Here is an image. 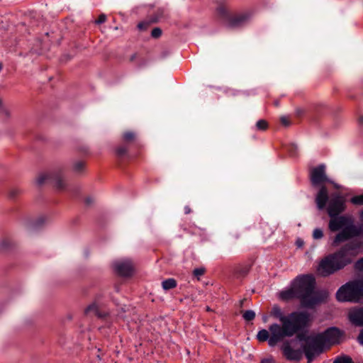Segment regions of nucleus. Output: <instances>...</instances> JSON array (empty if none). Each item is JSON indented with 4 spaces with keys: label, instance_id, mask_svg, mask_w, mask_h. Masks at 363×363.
<instances>
[{
    "label": "nucleus",
    "instance_id": "obj_21",
    "mask_svg": "<svg viewBox=\"0 0 363 363\" xmlns=\"http://www.w3.org/2000/svg\"><path fill=\"white\" fill-rule=\"evenodd\" d=\"M115 153L119 158L123 157L128 154V147L125 145H120L115 149Z\"/></svg>",
    "mask_w": 363,
    "mask_h": 363
},
{
    "label": "nucleus",
    "instance_id": "obj_28",
    "mask_svg": "<svg viewBox=\"0 0 363 363\" xmlns=\"http://www.w3.org/2000/svg\"><path fill=\"white\" fill-rule=\"evenodd\" d=\"M350 201L354 205H357V206L363 205V194L352 197L350 199Z\"/></svg>",
    "mask_w": 363,
    "mask_h": 363
},
{
    "label": "nucleus",
    "instance_id": "obj_37",
    "mask_svg": "<svg viewBox=\"0 0 363 363\" xmlns=\"http://www.w3.org/2000/svg\"><path fill=\"white\" fill-rule=\"evenodd\" d=\"M354 267L357 270H363V257L355 262Z\"/></svg>",
    "mask_w": 363,
    "mask_h": 363
},
{
    "label": "nucleus",
    "instance_id": "obj_48",
    "mask_svg": "<svg viewBox=\"0 0 363 363\" xmlns=\"http://www.w3.org/2000/svg\"><path fill=\"white\" fill-rule=\"evenodd\" d=\"M303 112H304V111H303V110H302V109H300V108H299V109H297V110H296V115H297L298 117H300V116H301L303 114Z\"/></svg>",
    "mask_w": 363,
    "mask_h": 363
},
{
    "label": "nucleus",
    "instance_id": "obj_10",
    "mask_svg": "<svg viewBox=\"0 0 363 363\" xmlns=\"http://www.w3.org/2000/svg\"><path fill=\"white\" fill-rule=\"evenodd\" d=\"M112 267L115 273L121 277H130L134 272V267L130 259L114 261Z\"/></svg>",
    "mask_w": 363,
    "mask_h": 363
},
{
    "label": "nucleus",
    "instance_id": "obj_16",
    "mask_svg": "<svg viewBox=\"0 0 363 363\" xmlns=\"http://www.w3.org/2000/svg\"><path fill=\"white\" fill-rule=\"evenodd\" d=\"M279 297L283 301H289L294 298H298V295L293 285H291V288L284 291H281L279 293Z\"/></svg>",
    "mask_w": 363,
    "mask_h": 363
},
{
    "label": "nucleus",
    "instance_id": "obj_50",
    "mask_svg": "<svg viewBox=\"0 0 363 363\" xmlns=\"http://www.w3.org/2000/svg\"><path fill=\"white\" fill-rule=\"evenodd\" d=\"M135 57H136V54H135V53H134V54H133V55L130 56V61H133V60L135 59Z\"/></svg>",
    "mask_w": 363,
    "mask_h": 363
},
{
    "label": "nucleus",
    "instance_id": "obj_55",
    "mask_svg": "<svg viewBox=\"0 0 363 363\" xmlns=\"http://www.w3.org/2000/svg\"><path fill=\"white\" fill-rule=\"evenodd\" d=\"M2 68H3V65H2V64L0 62V72L1 71Z\"/></svg>",
    "mask_w": 363,
    "mask_h": 363
},
{
    "label": "nucleus",
    "instance_id": "obj_46",
    "mask_svg": "<svg viewBox=\"0 0 363 363\" xmlns=\"http://www.w3.org/2000/svg\"><path fill=\"white\" fill-rule=\"evenodd\" d=\"M259 363H273L271 359H263Z\"/></svg>",
    "mask_w": 363,
    "mask_h": 363
},
{
    "label": "nucleus",
    "instance_id": "obj_43",
    "mask_svg": "<svg viewBox=\"0 0 363 363\" xmlns=\"http://www.w3.org/2000/svg\"><path fill=\"white\" fill-rule=\"evenodd\" d=\"M296 244L297 247H301L302 246H303L304 242L303 240L298 238V239H297Z\"/></svg>",
    "mask_w": 363,
    "mask_h": 363
},
{
    "label": "nucleus",
    "instance_id": "obj_51",
    "mask_svg": "<svg viewBox=\"0 0 363 363\" xmlns=\"http://www.w3.org/2000/svg\"><path fill=\"white\" fill-rule=\"evenodd\" d=\"M360 219L363 222V211L360 213ZM363 233V228H362V233Z\"/></svg>",
    "mask_w": 363,
    "mask_h": 363
},
{
    "label": "nucleus",
    "instance_id": "obj_23",
    "mask_svg": "<svg viewBox=\"0 0 363 363\" xmlns=\"http://www.w3.org/2000/svg\"><path fill=\"white\" fill-rule=\"evenodd\" d=\"M13 246V243L8 239H3L0 241V251H8Z\"/></svg>",
    "mask_w": 363,
    "mask_h": 363
},
{
    "label": "nucleus",
    "instance_id": "obj_26",
    "mask_svg": "<svg viewBox=\"0 0 363 363\" xmlns=\"http://www.w3.org/2000/svg\"><path fill=\"white\" fill-rule=\"evenodd\" d=\"M242 317L246 321H251L255 318V313L252 310H247L243 312Z\"/></svg>",
    "mask_w": 363,
    "mask_h": 363
},
{
    "label": "nucleus",
    "instance_id": "obj_35",
    "mask_svg": "<svg viewBox=\"0 0 363 363\" xmlns=\"http://www.w3.org/2000/svg\"><path fill=\"white\" fill-rule=\"evenodd\" d=\"M297 146L295 144H291L288 147V151L291 156H296L297 154Z\"/></svg>",
    "mask_w": 363,
    "mask_h": 363
},
{
    "label": "nucleus",
    "instance_id": "obj_32",
    "mask_svg": "<svg viewBox=\"0 0 363 363\" xmlns=\"http://www.w3.org/2000/svg\"><path fill=\"white\" fill-rule=\"evenodd\" d=\"M20 193L21 190L19 189H13L9 193V198L11 200H14Z\"/></svg>",
    "mask_w": 363,
    "mask_h": 363
},
{
    "label": "nucleus",
    "instance_id": "obj_20",
    "mask_svg": "<svg viewBox=\"0 0 363 363\" xmlns=\"http://www.w3.org/2000/svg\"><path fill=\"white\" fill-rule=\"evenodd\" d=\"M308 328H306L298 332H297L295 335H296L297 340H298L300 342H304L303 344H306L308 341L309 338L311 337V335H306V331Z\"/></svg>",
    "mask_w": 363,
    "mask_h": 363
},
{
    "label": "nucleus",
    "instance_id": "obj_31",
    "mask_svg": "<svg viewBox=\"0 0 363 363\" xmlns=\"http://www.w3.org/2000/svg\"><path fill=\"white\" fill-rule=\"evenodd\" d=\"M162 30L159 27L154 28L151 31V36L153 38H158L162 35Z\"/></svg>",
    "mask_w": 363,
    "mask_h": 363
},
{
    "label": "nucleus",
    "instance_id": "obj_39",
    "mask_svg": "<svg viewBox=\"0 0 363 363\" xmlns=\"http://www.w3.org/2000/svg\"><path fill=\"white\" fill-rule=\"evenodd\" d=\"M67 191L72 192V194L77 196L78 194L79 193V188L78 186H74L70 189H67Z\"/></svg>",
    "mask_w": 363,
    "mask_h": 363
},
{
    "label": "nucleus",
    "instance_id": "obj_1",
    "mask_svg": "<svg viewBox=\"0 0 363 363\" xmlns=\"http://www.w3.org/2000/svg\"><path fill=\"white\" fill-rule=\"evenodd\" d=\"M270 315L281 322L270 325V330L273 333L272 340L289 335L291 337L306 328H309L311 323V315L307 311H294L288 315H284L281 308L274 305L270 312Z\"/></svg>",
    "mask_w": 363,
    "mask_h": 363
},
{
    "label": "nucleus",
    "instance_id": "obj_40",
    "mask_svg": "<svg viewBox=\"0 0 363 363\" xmlns=\"http://www.w3.org/2000/svg\"><path fill=\"white\" fill-rule=\"evenodd\" d=\"M280 121H281V124L284 126H289L290 125L289 120L285 116L281 117Z\"/></svg>",
    "mask_w": 363,
    "mask_h": 363
},
{
    "label": "nucleus",
    "instance_id": "obj_25",
    "mask_svg": "<svg viewBox=\"0 0 363 363\" xmlns=\"http://www.w3.org/2000/svg\"><path fill=\"white\" fill-rule=\"evenodd\" d=\"M122 138L126 143L133 142L136 138V134L132 131H126L123 133Z\"/></svg>",
    "mask_w": 363,
    "mask_h": 363
},
{
    "label": "nucleus",
    "instance_id": "obj_4",
    "mask_svg": "<svg viewBox=\"0 0 363 363\" xmlns=\"http://www.w3.org/2000/svg\"><path fill=\"white\" fill-rule=\"evenodd\" d=\"M303 308L313 309L323 301L320 293L315 291V280L311 274L297 276L291 282Z\"/></svg>",
    "mask_w": 363,
    "mask_h": 363
},
{
    "label": "nucleus",
    "instance_id": "obj_53",
    "mask_svg": "<svg viewBox=\"0 0 363 363\" xmlns=\"http://www.w3.org/2000/svg\"><path fill=\"white\" fill-rule=\"evenodd\" d=\"M3 108V103H2L1 100L0 99V108Z\"/></svg>",
    "mask_w": 363,
    "mask_h": 363
},
{
    "label": "nucleus",
    "instance_id": "obj_30",
    "mask_svg": "<svg viewBox=\"0 0 363 363\" xmlns=\"http://www.w3.org/2000/svg\"><path fill=\"white\" fill-rule=\"evenodd\" d=\"M151 25V23L150 22L149 19L142 21L138 23L137 28L140 30H145L147 29L149 26Z\"/></svg>",
    "mask_w": 363,
    "mask_h": 363
},
{
    "label": "nucleus",
    "instance_id": "obj_38",
    "mask_svg": "<svg viewBox=\"0 0 363 363\" xmlns=\"http://www.w3.org/2000/svg\"><path fill=\"white\" fill-rule=\"evenodd\" d=\"M148 19H149L150 22L151 23V24L156 23L160 21V18L156 15L155 13L154 14H152V16H150Z\"/></svg>",
    "mask_w": 363,
    "mask_h": 363
},
{
    "label": "nucleus",
    "instance_id": "obj_6",
    "mask_svg": "<svg viewBox=\"0 0 363 363\" xmlns=\"http://www.w3.org/2000/svg\"><path fill=\"white\" fill-rule=\"evenodd\" d=\"M336 298L340 302L363 301V280L351 281L340 286L336 292Z\"/></svg>",
    "mask_w": 363,
    "mask_h": 363
},
{
    "label": "nucleus",
    "instance_id": "obj_17",
    "mask_svg": "<svg viewBox=\"0 0 363 363\" xmlns=\"http://www.w3.org/2000/svg\"><path fill=\"white\" fill-rule=\"evenodd\" d=\"M91 312H93L94 315L99 318H103L106 316V313L101 312L95 302H93L92 303L89 304L84 309V313L86 315H88Z\"/></svg>",
    "mask_w": 363,
    "mask_h": 363
},
{
    "label": "nucleus",
    "instance_id": "obj_41",
    "mask_svg": "<svg viewBox=\"0 0 363 363\" xmlns=\"http://www.w3.org/2000/svg\"><path fill=\"white\" fill-rule=\"evenodd\" d=\"M93 202H94V200L91 196H88L84 199V203L87 206H91L93 203Z\"/></svg>",
    "mask_w": 363,
    "mask_h": 363
},
{
    "label": "nucleus",
    "instance_id": "obj_45",
    "mask_svg": "<svg viewBox=\"0 0 363 363\" xmlns=\"http://www.w3.org/2000/svg\"><path fill=\"white\" fill-rule=\"evenodd\" d=\"M89 254H90L89 250L88 248H86L84 251V255L85 258H88L89 256Z\"/></svg>",
    "mask_w": 363,
    "mask_h": 363
},
{
    "label": "nucleus",
    "instance_id": "obj_56",
    "mask_svg": "<svg viewBox=\"0 0 363 363\" xmlns=\"http://www.w3.org/2000/svg\"><path fill=\"white\" fill-rule=\"evenodd\" d=\"M116 291H118V288L117 286H116Z\"/></svg>",
    "mask_w": 363,
    "mask_h": 363
},
{
    "label": "nucleus",
    "instance_id": "obj_36",
    "mask_svg": "<svg viewBox=\"0 0 363 363\" xmlns=\"http://www.w3.org/2000/svg\"><path fill=\"white\" fill-rule=\"evenodd\" d=\"M106 21V16L104 13L99 15V18L95 21V23L100 25L104 23Z\"/></svg>",
    "mask_w": 363,
    "mask_h": 363
},
{
    "label": "nucleus",
    "instance_id": "obj_12",
    "mask_svg": "<svg viewBox=\"0 0 363 363\" xmlns=\"http://www.w3.org/2000/svg\"><path fill=\"white\" fill-rule=\"evenodd\" d=\"M273 333L270 330V325L269 326V330L262 329L260 330L257 335V339L259 342H268V345L271 347H274L277 345L278 343L283 342L286 338L291 337V336L289 335H284L282 337H278L275 340H272Z\"/></svg>",
    "mask_w": 363,
    "mask_h": 363
},
{
    "label": "nucleus",
    "instance_id": "obj_19",
    "mask_svg": "<svg viewBox=\"0 0 363 363\" xmlns=\"http://www.w3.org/2000/svg\"><path fill=\"white\" fill-rule=\"evenodd\" d=\"M45 221L46 218L41 216L31 222V227L33 230H38L45 223Z\"/></svg>",
    "mask_w": 363,
    "mask_h": 363
},
{
    "label": "nucleus",
    "instance_id": "obj_3",
    "mask_svg": "<svg viewBox=\"0 0 363 363\" xmlns=\"http://www.w3.org/2000/svg\"><path fill=\"white\" fill-rule=\"evenodd\" d=\"M361 246V242L352 241L324 257L319 264L321 274L323 277L329 276L350 264Z\"/></svg>",
    "mask_w": 363,
    "mask_h": 363
},
{
    "label": "nucleus",
    "instance_id": "obj_18",
    "mask_svg": "<svg viewBox=\"0 0 363 363\" xmlns=\"http://www.w3.org/2000/svg\"><path fill=\"white\" fill-rule=\"evenodd\" d=\"M177 286V281L174 278H168L162 281V287L164 291L174 289Z\"/></svg>",
    "mask_w": 363,
    "mask_h": 363
},
{
    "label": "nucleus",
    "instance_id": "obj_13",
    "mask_svg": "<svg viewBox=\"0 0 363 363\" xmlns=\"http://www.w3.org/2000/svg\"><path fill=\"white\" fill-rule=\"evenodd\" d=\"M311 181L313 186H319L328 182V177L325 174V166L324 164H320L311 169Z\"/></svg>",
    "mask_w": 363,
    "mask_h": 363
},
{
    "label": "nucleus",
    "instance_id": "obj_44",
    "mask_svg": "<svg viewBox=\"0 0 363 363\" xmlns=\"http://www.w3.org/2000/svg\"><path fill=\"white\" fill-rule=\"evenodd\" d=\"M358 340L360 344L363 345V330L359 333Z\"/></svg>",
    "mask_w": 363,
    "mask_h": 363
},
{
    "label": "nucleus",
    "instance_id": "obj_27",
    "mask_svg": "<svg viewBox=\"0 0 363 363\" xmlns=\"http://www.w3.org/2000/svg\"><path fill=\"white\" fill-rule=\"evenodd\" d=\"M84 168V163L82 161H77L73 164V171L76 173H79L83 171Z\"/></svg>",
    "mask_w": 363,
    "mask_h": 363
},
{
    "label": "nucleus",
    "instance_id": "obj_29",
    "mask_svg": "<svg viewBox=\"0 0 363 363\" xmlns=\"http://www.w3.org/2000/svg\"><path fill=\"white\" fill-rule=\"evenodd\" d=\"M256 128L259 130H266L268 128V123L265 120H259L256 123Z\"/></svg>",
    "mask_w": 363,
    "mask_h": 363
},
{
    "label": "nucleus",
    "instance_id": "obj_15",
    "mask_svg": "<svg viewBox=\"0 0 363 363\" xmlns=\"http://www.w3.org/2000/svg\"><path fill=\"white\" fill-rule=\"evenodd\" d=\"M349 319L355 326H363V306L354 308L349 313Z\"/></svg>",
    "mask_w": 363,
    "mask_h": 363
},
{
    "label": "nucleus",
    "instance_id": "obj_22",
    "mask_svg": "<svg viewBox=\"0 0 363 363\" xmlns=\"http://www.w3.org/2000/svg\"><path fill=\"white\" fill-rule=\"evenodd\" d=\"M333 363H354L352 359L348 355L337 356Z\"/></svg>",
    "mask_w": 363,
    "mask_h": 363
},
{
    "label": "nucleus",
    "instance_id": "obj_33",
    "mask_svg": "<svg viewBox=\"0 0 363 363\" xmlns=\"http://www.w3.org/2000/svg\"><path fill=\"white\" fill-rule=\"evenodd\" d=\"M323 237V232L320 228H315L313 233V238L315 240L320 239Z\"/></svg>",
    "mask_w": 363,
    "mask_h": 363
},
{
    "label": "nucleus",
    "instance_id": "obj_52",
    "mask_svg": "<svg viewBox=\"0 0 363 363\" xmlns=\"http://www.w3.org/2000/svg\"><path fill=\"white\" fill-rule=\"evenodd\" d=\"M211 309L208 306H206V311H210Z\"/></svg>",
    "mask_w": 363,
    "mask_h": 363
},
{
    "label": "nucleus",
    "instance_id": "obj_7",
    "mask_svg": "<svg viewBox=\"0 0 363 363\" xmlns=\"http://www.w3.org/2000/svg\"><path fill=\"white\" fill-rule=\"evenodd\" d=\"M218 16L230 28H238L246 24L250 19L247 13H233L225 6H220L217 9Z\"/></svg>",
    "mask_w": 363,
    "mask_h": 363
},
{
    "label": "nucleus",
    "instance_id": "obj_24",
    "mask_svg": "<svg viewBox=\"0 0 363 363\" xmlns=\"http://www.w3.org/2000/svg\"><path fill=\"white\" fill-rule=\"evenodd\" d=\"M203 274H204V267H203L196 268L193 271L192 280L194 281H199L200 277Z\"/></svg>",
    "mask_w": 363,
    "mask_h": 363
},
{
    "label": "nucleus",
    "instance_id": "obj_5",
    "mask_svg": "<svg viewBox=\"0 0 363 363\" xmlns=\"http://www.w3.org/2000/svg\"><path fill=\"white\" fill-rule=\"evenodd\" d=\"M329 217V230L332 232L340 230L332 242L333 247H337L340 243L362 234V227L356 226L351 216L339 215Z\"/></svg>",
    "mask_w": 363,
    "mask_h": 363
},
{
    "label": "nucleus",
    "instance_id": "obj_34",
    "mask_svg": "<svg viewBox=\"0 0 363 363\" xmlns=\"http://www.w3.org/2000/svg\"><path fill=\"white\" fill-rule=\"evenodd\" d=\"M250 268L248 267H242L238 270L237 273L239 277H245L249 272Z\"/></svg>",
    "mask_w": 363,
    "mask_h": 363
},
{
    "label": "nucleus",
    "instance_id": "obj_42",
    "mask_svg": "<svg viewBox=\"0 0 363 363\" xmlns=\"http://www.w3.org/2000/svg\"><path fill=\"white\" fill-rule=\"evenodd\" d=\"M156 15L160 18V19L162 17L164 13V9L162 8L157 9V10L155 12Z\"/></svg>",
    "mask_w": 363,
    "mask_h": 363
},
{
    "label": "nucleus",
    "instance_id": "obj_49",
    "mask_svg": "<svg viewBox=\"0 0 363 363\" xmlns=\"http://www.w3.org/2000/svg\"><path fill=\"white\" fill-rule=\"evenodd\" d=\"M359 123L363 125V115L360 116L358 118Z\"/></svg>",
    "mask_w": 363,
    "mask_h": 363
},
{
    "label": "nucleus",
    "instance_id": "obj_57",
    "mask_svg": "<svg viewBox=\"0 0 363 363\" xmlns=\"http://www.w3.org/2000/svg\"><path fill=\"white\" fill-rule=\"evenodd\" d=\"M1 313V309L0 308V313Z\"/></svg>",
    "mask_w": 363,
    "mask_h": 363
},
{
    "label": "nucleus",
    "instance_id": "obj_9",
    "mask_svg": "<svg viewBox=\"0 0 363 363\" xmlns=\"http://www.w3.org/2000/svg\"><path fill=\"white\" fill-rule=\"evenodd\" d=\"M63 170L60 169L57 171L49 172L48 174H41L36 179L38 185H43L46 181H50L54 184L55 188L58 190L65 189V184L62 180Z\"/></svg>",
    "mask_w": 363,
    "mask_h": 363
},
{
    "label": "nucleus",
    "instance_id": "obj_8",
    "mask_svg": "<svg viewBox=\"0 0 363 363\" xmlns=\"http://www.w3.org/2000/svg\"><path fill=\"white\" fill-rule=\"evenodd\" d=\"M346 199L340 194L335 193L330 196L327 207L329 216H339L346 210Z\"/></svg>",
    "mask_w": 363,
    "mask_h": 363
},
{
    "label": "nucleus",
    "instance_id": "obj_11",
    "mask_svg": "<svg viewBox=\"0 0 363 363\" xmlns=\"http://www.w3.org/2000/svg\"><path fill=\"white\" fill-rule=\"evenodd\" d=\"M283 344L281 347L284 357L289 361L299 362L303 357V350L301 349H294L291 343L289 341H283Z\"/></svg>",
    "mask_w": 363,
    "mask_h": 363
},
{
    "label": "nucleus",
    "instance_id": "obj_54",
    "mask_svg": "<svg viewBox=\"0 0 363 363\" xmlns=\"http://www.w3.org/2000/svg\"><path fill=\"white\" fill-rule=\"evenodd\" d=\"M274 105H275L276 106H279V101H276L274 102Z\"/></svg>",
    "mask_w": 363,
    "mask_h": 363
},
{
    "label": "nucleus",
    "instance_id": "obj_47",
    "mask_svg": "<svg viewBox=\"0 0 363 363\" xmlns=\"http://www.w3.org/2000/svg\"><path fill=\"white\" fill-rule=\"evenodd\" d=\"M190 212H191V208H190V207H189V206H186L184 207V213H185V214H189V213H190Z\"/></svg>",
    "mask_w": 363,
    "mask_h": 363
},
{
    "label": "nucleus",
    "instance_id": "obj_14",
    "mask_svg": "<svg viewBox=\"0 0 363 363\" xmlns=\"http://www.w3.org/2000/svg\"><path fill=\"white\" fill-rule=\"evenodd\" d=\"M329 200L330 198L328 196V189L325 186H322L315 197V202L319 210L325 208L326 204H328Z\"/></svg>",
    "mask_w": 363,
    "mask_h": 363
},
{
    "label": "nucleus",
    "instance_id": "obj_2",
    "mask_svg": "<svg viewBox=\"0 0 363 363\" xmlns=\"http://www.w3.org/2000/svg\"><path fill=\"white\" fill-rule=\"evenodd\" d=\"M342 335V331L336 327H330L323 332L311 335L307 343L301 345L307 362L311 363L316 357L340 344Z\"/></svg>",
    "mask_w": 363,
    "mask_h": 363
}]
</instances>
